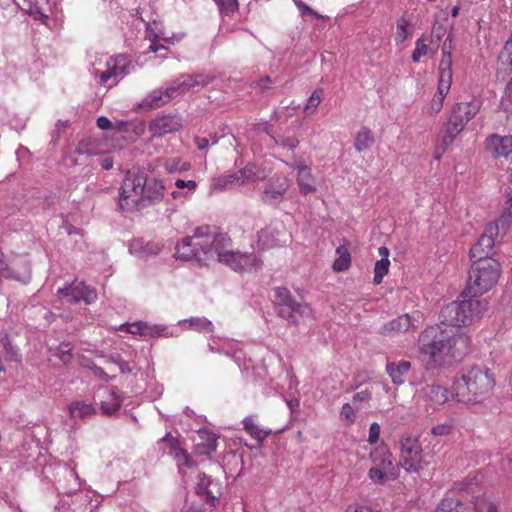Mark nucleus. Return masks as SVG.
I'll return each mask as SVG.
<instances>
[{"label": "nucleus", "mask_w": 512, "mask_h": 512, "mask_svg": "<svg viewBox=\"0 0 512 512\" xmlns=\"http://www.w3.org/2000/svg\"><path fill=\"white\" fill-rule=\"evenodd\" d=\"M176 257L198 262L217 259L237 272L257 271L261 267V260L255 253L232 250L231 240L227 234L217 233L208 225L197 227L192 236L178 242Z\"/></svg>", "instance_id": "obj_1"}, {"label": "nucleus", "mask_w": 512, "mask_h": 512, "mask_svg": "<svg viewBox=\"0 0 512 512\" xmlns=\"http://www.w3.org/2000/svg\"><path fill=\"white\" fill-rule=\"evenodd\" d=\"M469 344L470 339L465 333L444 324L427 327L418 340L420 354L434 367L461 357L468 351Z\"/></svg>", "instance_id": "obj_2"}, {"label": "nucleus", "mask_w": 512, "mask_h": 512, "mask_svg": "<svg viewBox=\"0 0 512 512\" xmlns=\"http://www.w3.org/2000/svg\"><path fill=\"white\" fill-rule=\"evenodd\" d=\"M165 185L161 180H147L143 173L128 172L119 192V207L123 211H133L159 203L163 200Z\"/></svg>", "instance_id": "obj_3"}, {"label": "nucleus", "mask_w": 512, "mask_h": 512, "mask_svg": "<svg viewBox=\"0 0 512 512\" xmlns=\"http://www.w3.org/2000/svg\"><path fill=\"white\" fill-rule=\"evenodd\" d=\"M495 387V379L486 367L475 366L462 370L453 381L454 397L460 403L474 405L488 399Z\"/></svg>", "instance_id": "obj_4"}, {"label": "nucleus", "mask_w": 512, "mask_h": 512, "mask_svg": "<svg viewBox=\"0 0 512 512\" xmlns=\"http://www.w3.org/2000/svg\"><path fill=\"white\" fill-rule=\"evenodd\" d=\"M488 311V301L478 296L469 299L453 301L440 311L441 323L449 327L470 326L478 322Z\"/></svg>", "instance_id": "obj_5"}, {"label": "nucleus", "mask_w": 512, "mask_h": 512, "mask_svg": "<svg viewBox=\"0 0 512 512\" xmlns=\"http://www.w3.org/2000/svg\"><path fill=\"white\" fill-rule=\"evenodd\" d=\"M136 67L137 65L124 54L114 57L100 55L91 64L89 71L97 84L110 88L125 76L135 72Z\"/></svg>", "instance_id": "obj_6"}, {"label": "nucleus", "mask_w": 512, "mask_h": 512, "mask_svg": "<svg viewBox=\"0 0 512 512\" xmlns=\"http://www.w3.org/2000/svg\"><path fill=\"white\" fill-rule=\"evenodd\" d=\"M501 275V264L495 258L472 261L468 273L467 287L462 296H479L490 291Z\"/></svg>", "instance_id": "obj_7"}, {"label": "nucleus", "mask_w": 512, "mask_h": 512, "mask_svg": "<svg viewBox=\"0 0 512 512\" xmlns=\"http://www.w3.org/2000/svg\"><path fill=\"white\" fill-rule=\"evenodd\" d=\"M274 306L277 315L289 324L297 325L300 321L313 316L311 306L305 302H299L285 287H277L274 292Z\"/></svg>", "instance_id": "obj_8"}, {"label": "nucleus", "mask_w": 512, "mask_h": 512, "mask_svg": "<svg viewBox=\"0 0 512 512\" xmlns=\"http://www.w3.org/2000/svg\"><path fill=\"white\" fill-rule=\"evenodd\" d=\"M447 42L448 38L444 41L442 46V59L439 63L437 91L434 94L428 107V113L431 115H436L441 111L443 108L444 99L449 93L452 84L453 70L452 55L450 51L451 45H448Z\"/></svg>", "instance_id": "obj_9"}, {"label": "nucleus", "mask_w": 512, "mask_h": 512, "mask_svg": "<svg viewBox=\"0 0 512 512\" xmlns=\"http://www.w3.org/2000/svg\"><path fill=\"white\" fill-rule=\"evenodd\" d=\"M401 466L409 473H416L428 465L422 460V446L417 437L403 434L398 441Z\"/></svg>", "instance_id": "obj_10"}, {"label": "nucleus", "mask_w": 512, "mask_h": 512, "mask_svg": "<svg viewBox=\"0 0 512 512\" xmlns=\"http://www.w3.org/2000/svg\"><path fill=\"white\" fill-rule=\"evenodd\" d=\"M500 225L504 226V220L502 218L487 226L485 232L480 236L477 243H475L470 249V257L472 261L493 258L492 253L495 245L493 235L497 234Z\"/></svg>", "instance_id": "obj_11"}, {"label": "nucleus", "mask_w": 512, "mask_h": 512, "mask_svg": "<svg viewBox=\"0 0 512 512\" xmlns=\"http://www.w3.org/2000/svg\"><path fill=\"white\" fill-rule=\"evenodd\" d=\"M57 294L67 298L70 303L83 301L87 305L94 303L98 297L94 288L77 280L63 288H58Z\"/></svg>", "instance_id": "obj_12"}, {"label": "nucleus", "mask_w": 512, "mask_h": 512, "mask_svg": "<svg viewBox=\"0 0 512 512\" xmlns=\"http://www.w3.org/2000/svg\"><path fill=\"white\" fill-rule=\"evenodd\" d=\"M288 188V178L284 175H275L265 184L261 200L267 205L276 206L282 202Z\"/></svg>", "instance_id": "obj_13"}, {"label": "nucleus", "mask_w": 512, "mask_h": 512, "mask_svg": "<svg viewBox=\"0 0 512 512\" xmlns=\"http://www.w3.org/2000/svg\"><path fill=\"white\" fill-rule=\"evenodd\" d=\"M96 397L102 413L108 416L116 414L123 402V398L118 391L110 387H100Z\"/></svg>", "instance_id": "obj_14"}, {"label": "nucleus", "mask_w": 512, "mask_h": 512, "mask_svg": "<svg viewBox=\"0 0 512 512\" xmlns=\"http://www.w3.org/2000/svg\"><path fill=\"white\" fill-rule=\"evenodd\" d=\"M481 109V101L472 99L467 102H459L454 104L451 109L450 118L466 127L467 123L475 117Z\"/></svg>", "instance_id": "obj_15"}, {"label": "nucleus", "mask_w": 512, "mask_h": 512, "mask_svg": "<svg viewBox=\"0 0 512 512\" xmlns=\"http://www.w3.org/2000/svg\"><path fill=\"white\" fill-rule=\"evenodd\" d=\"M181 126V120L178 116L162 115L151 120L149 123V132L153 137L159 138L178 131Z\"/></svg>", "instance_id": "obj_16"}, {"label": "nucleus", "mask_w": 512, "mask_h": 512, "mask_svg": "<svg viewBox=\"0 0 512 512\" xmlns=\"http://www.w3.org/2000/svg\"><path fill=\"white\" fill-rule=\"evenodd\" d=\"M290 167L296 171V182L302 195H307L317 190V181L309 166L303 163H294Z\"/></svg>", "instance_id": "obj_17"}, {"label": "nucleus", "mask_w": 512, "mask_h": 512, "mask_svg": "<svg viewBox=\"0 0 512 512\" xmlns=\"http://www.w3.org/2000/svg\"><path fill=\"white\" fill-rule=\"evenodd\" d=\"M270 173L271 170L269 168L253 162L247 163L243 168L235 172L239 185L255 181H263Z\"/></svg>", "instance_id": "obj_18"}, {"label": "nucleus", "mask_w": 512, "mask_h": 512, "mask_svg": "<svg viewBox=\"0 0 512 512\" xmlns=\"http://www.w3.org/2000/svg\"><path fill=\"white\" fill-rule=\"evenodd\" d=\"M451 396H454V393L439 384H428L420 390V397L431 406L443 405Z\"/></svg>", "instance_id": "obj_19"}, {"label": "nucleus", "mask_w": 512, "mask_h": 512, "mask_svg": "<svg viewBox=\"0 0 512 512\" xmlns=\"http://www.w3.org/2000/svg\"><path fill=\"white\" fill-rule=\"evenodd\" d=\"M196 492L198 495L205 497L207 501H210L211 505H214V501L221 495V487L220 484L210 476L205 473H199L196 483Z\"/></svg>", "instance_id": "obj_20"}, {"label": "nucleus", "mask_w": 512, "mask_h": 512, "mask_svg": "<svg viewBox=\"0 0 512 512\" xmlns=\"http://www.w3.org/2000/svg\"><path fill=\"white\" fill-rule=\"evenodd\" d=\"M146 34L145 38L148 39L151 44L149 45L148 51L153 53H158L161 50L166 51L167 47L162 44H157L156 41L159 39H163L168 43H174L173 38L166 37L164 35L162 26L156 21L153 22H145Z\"/></svg>", "instance_id": "obj_21"}, {"label": "nucleus", "mask_w": 512, "mask_h": 512, "mask_svg": "<svg viewBox=\"0 0 512 512\" xmlns=\"http://www.w3.org/2000/svg\"><path fill=\"white\" fill-rule=\"evenodd\" d=\"M487 146L494 157H507L512 154V136L490 135Z\"/></svg>", "instance_id": "obj_22"}, {"label": "nucleus", "mask_w": 512, "mask_h": 512, "mask_svg": "<svg viewBox=\"0 0 512 512\" xmlns=\"http://www.w3.org/2000/svg\"><path fill=\"white\" fill-rule=\"evenodd\" d=\"M370 460L373 463L374 467H379L382 469H390V470H398L396 465L394 464V458L389 448L381 444L370 452Z\"/></svg>", "instance_id": "obj_23"}, {"label": "nucleus", "mask_w": 512, "mask_h": 512, "mask_svg": "<svg viewBox=\"0 0 512 512\" xmlns=\"http://www.w3.org/2000/svg\"><path fill=\"white\" fill-rule=\"evenodd\" d=\"M161 246L155 242H145L142 239H133L129 243V252L137 258L146 259L157 255Z\"/></svg>", "instance_id": "obj_24"}, {"label": "nucleus", "mask_w": 512, "mask_h": 512, "mask_svg": "<svg viewBox=\"0 0 512 512\" xmlns=\"http://www.w3.org/2000/svg\"><path fill=\"white\" fill-rule=\"evenodd\" d=\"M413 326L409 314H403L380 327L379 333L384 336H393L398 333L406 332Z\"/></svg>", "instance_id": "obj_25"}, {"label": "nucleus", "mask_w": 512, "mask_h": 512, "mask_svg": "<svg viewBox=\"0 0 512 512\" xmlns=\"http://www.w3.org/2000/svg\"><path fill=\"white\" fill-rule=\"evenodd\" d=\"M411 369V362L400 360L398 362H387L386 373L394 385L400 386L405 383V377Z\"/></svg>", "instance_id": "obj_26"}, {"label": "nucleus", "mask_w": 512, "mask_h": 512, "mask_svg": "<svg viewBox=\"0 0 512 512\" xmlns=\"http://www.w3.org/2000/svg\"><path fill=\"white\" fill-rule=\"evenodd\" d=\"M156 167L163 168L168 174H182L191 169V164L180 157L157 158Z\"/></svg>", "instance_id": "obj_27"}, {"label": "nucleus", "mask_w": 512, "mask_h": 512, "mask_svg": "<svg viewBox=\"0 0 512 512\" xmlns=\"http://www.w3.org/2000/svg\"><path fill=\"white\" fill-rule=\"evenodd\" d=\"M180 77L182 79V87H184L185 91L198 90L209 85L215 79L213 75L205 73L182 74Z\"/></svg>", "instance_id": "obj_28"}, {"label": "nucleus", "mask_w": 512, "mask_h": 512, "mask_svg": "<svg viewBox=\"0 0 512 512\" xmlns=\"http://www.w3.org/2000/svg\"><path fill=\"white\" fill-rule=\"evenodd\" d=\"M69 415L74 420H84L96 414V409L92 403L77 400L68 405Z\"/></svg>", "instance_id": "obj_29"}, {"label": "nucleus", "mask_w": 512, "mask_h": 512, "mask_svg": "<svg viewBox=\"0 0 512 512\" xmlns=\"http://www.w3.org/2000/svg\"><path fill=\"white\" fill-rule=\"evenodd\" d=\"M170 99L167 95L165 87H161L150 92L140 103V108L144 110H151L158 108Z\"/></svg>", "instance_id": "obj_30"}, {"label": "nucleus", "mask_w": 512, "mask_h": 512, "mask_svg": "<svg viewBox=\"0 0 512 512\" xmlns=\"http://www.w3.org/2000/svg\"><path fill=\"white\" fill-rule=\"evenodd\" d=\"M198 436L202 442L196 443L195 448L198 454L210 455L216 451L217 436L216 434L203 429L198 431Z\"/></svg>", "instance_id": "obj_31"}, {"label": "nucleus", "mask_w": 512, "mask_h": 512, "mask_svg": "<svg viewBox=\"0 0 512 512\" xmlns=\"http://www.w3.org/2000/svg\"><path fill=\"white\" fill-rule=\"evenodd\" d=\"M174 185L175 189L171 191V196L175 200H181L190 197L198 186L196 181L184 179H177Z\"/></svg>", "instance_id": "obj_32"}, {"label": "nucleus", "mask_w": 512, "mask_h": 512, "mask_svg": "<svg viewBox=\"0 0 512 512\" xmlns=\"http://www.w3.org/2000/svg\"><path fill=\"white\" fill-rule=\"evenodd\" d=\"M142 337H173L175 336L174 329L163 324H152L149 322L143 323Z\"/></svg>", "instance_id": "obj_33"}, {"label": "nucleus", "mask_w": 512, "mask_h": 512, "mask_svg": "<svg viewBox=\"0 0 512 512\" xmlns=\"http://www.w3.org/2000/svg\"><path fill=\"white\" fill-rule=\"evenodd\" d=\"M185 328L195 330L200 333H212L214 331L213 323L205 317H192L179 322Z\"/></svg>", "instance_id": "obj_34"}, {"label": "nucleus", "mask_w": 512, "mask_h": 512, "mask_svg": "<svg viewBox=\"0 0 512 512\" xmlns=\"http://www.w3.org/2000/svg\"><path fill=\"white\" fill-rule=\"evenodd\" d=\"M278 231L274 227H265L258 232V245L263 249H268L278 244Z\"/></svg>", "instance_id": "obj_35"}, {"label": "nucleus", "mask_w": 512, "mask_h": 512, "mask_svg": "<svg viewBox=\"0 0 512 512\" xmlns=\"http://www.w3.org/2000/svg\"><path fill=\"white\" fill-rule=\"evenodd\" d=\"M464 128L465 127L449 117L441 142L444 150L454 142L456 137L464 130Z\"/></svg>", "instance_id": "obj_36"}, {"label": "nucleus", "mask_w": 512, "mask_h": 512, "mask_svg": "<svg viewBox=\"0 0 512 512\" xmlns=\"http://www.w3.org/2000/svg\"><path fill=\"white\" fill-rule=\"evenodd\" d=\"M374 141L372 131L368 127L363 126L356 134L354 147L356 151L362 152L370 148Z\"/></svg>", "instance_id": "obj_37"}, {"label": "nucleus", "mask_w": 512, "mask_h": 512, "mask_svg": "<svg viewBox=\"0 0 512 512\" xmlns=\"http://www.w3.org/2000/svg\"><path fill=\"white\" fill-rule=\"evenodd\" d=\"M398 476V470L382 469L372 466L368 471L369 479L377 484H384L390 479H395Z\"/></svg>", "instance_id": "obj_38"}, {"label": "nucleus", "mask_w": 512, "mask_h": 512, "mask_svg": "<svg viewBox=\"0 0 512 512\" xmlns=\"http://www.w3.org/2000/svg\"><path fill=\"white\" fill-rule=\"evenodd\" d=\"M237 179L238 178L236 177L235 173L213 178L211 186H210V190H211V192H215V191H223V190L232 189L233 187L239 185V182Z\"/></svg>", "instance_id": "obj_39"}, {"label": "nucleus", "mask_w": 512, "mask_h": 512, "mask_svg": "<svg viewBox=\"0 0 512 512\" xmlns=\"http://www.w3.org/2000/svg\"><path fill=\"white\" fill-rule=\"evenodd\" d=\"M411 34L412 29L410 21L405 16H401L397 20L395 42L397 44H401L405 40H407L411 36Z\"/></svg>", "instance_id": "obj_40"}, {"label": "nucleus", "mask_w": 512, "mask_h": 512, "mask_svg": "<svg viewBox=\"0 0 512 512\" xmlns=\"http://www.w3.org/2000/svg\"><path fill=\"white\" fill-rule=\"evenodd\" d=\"M435 512H472L466 505L456 499H444Z\"/></svg>", "instance_id": "obj_41"}, {"label": "nucleus", "mask_w": 512, "mask_h": 512, "mask_svg": "<svg viewBox=\"0 0 512 512\" xmlns=\"http://www.w3.org/2000/svg\"><path fill=\"white\" fill-rule=\"evenodd\" d=\"M338 258L334 261L332 267L334 271L342 272L349 268L351 264V256L345 247H338L336 249Z\"/></svg>", "instance_id": "obj_42"}, {"label": "nucleus", "mask_w": 512, "mask_h": 512, "mask_svg": "<svg viewBox=\"0 0 512 512\" xmlns=\"http://www.w3.org/2000/svg\"><path fill=\"white\" fill-rule=\"evenodd\" d=\"M243 425L246 432L252 436L253 438L257 440H262L266 437L268 434L267 432L263 431L255 422V419L253 416H247L243 419Z\"/></svg>", "instance_id": "obj_43"}, {"label": "nucleus", "mask_w": 512, "mask_h": 512, "mask_svg": "<svg viewBox=\"0 0 512 512\" xmlns=\"http://www.w3.org/2000/svg\"><path fill=\"white\" fill-rule=\"evenodd\" d=\"M426 36L422 35L415 42V49L412 52V61L418 63L421 57L426 56L429 51V46L426 44Z\"/></svg>", "instance_id": "obj_44"}, {"label": "nucleus", "mask_w": 512, "mask_h": 512, "mask_svg": "<svg viewBox=\"0 0 512 512\" xmlns=\"http://www.w3.org/2000/svg\"><path fill=\"white\" fill-rule=\"evenodd\" d=\"M0 345L6 353V357L10 361H19L17 349L11 344L7 333L0 336Z\"/></svg>", "instance_id": "obj_45"}, {"label": "nucleus", "mask_w": 512, "mask_h": 512, "mask_svg": "<svg viewBox=\"0 0 512 512\" xmlns=\"http://www.w3.org/2000/svg\"><path fill=\"white\" fill-rule=\"evenodd\" d=\"M390 261L378 260L374 266L373 283L378 285L383 281L384 276L388 273Z\"/></svg>", "instance_id": "obj_46"}, {"label": "nucleus", "mask_w": 512, "mask_h": 512, "mask_svg": "<svg viewBox=\"0 0 512 512\" xmlns=\"http://www.w3.org/2000/svg\"><path fill=\"white\" fill-rule=\"evenodd\" d=\"M165 89L170 100L186 92L184 87H182V79L180 76L167 83Z\"/></svg>", "instance_id": "obj_47"}, {"label": "nucleus", "mask_w": 512, "mask_h": 512, "mask_svg": "<svg viewBox=\"0 0 512 512\" xmlns=\"http://www.w3.org/2000/svg\"><path fill=\"white\" fill-rule=\"evenodd\" d=\"M161 441H168L170 443L171 447V454L174 456V458L178 461V465H181L182 458L187 454L185 450H183L181 447L178 446L176 441L172 438L170 433H167Z\"/></svg>", "instance_id": "obj_48"}, {"label": "nucleus", "mask_w": 512, "mask_h": 512, "mask_svg": "<svg viewBox=\"0 0 512 512\" xmlns=\"http://www.w3.org/2000/svg\"><path fill=\"white\" fill-rule=\"evenodd\" d=\"M474 509L475 512H498L496 505L485 497L476 498Z\"/></svg>", "instance_id": "obj_49"}, {"label": "nucleus", "mask_w": 512, "mask_h": 512, "mask_svg": "<svg viewBox=\"0 0 512 512\" xmlns=\"http://www.w3.org/2000/svg\"><path fill=\"white\" fill-rule=\"evenodd\" d=\"M372 398V393L365 389L355 393L352 397V404L356 409H361L364 405L368 404Z\"/></svg>", "instance_id": "obj_50"}, {"label": "nucleus", "mask_w": 512, "mask_h": 512, "mask_svg": "<svg viewBox=\"0 0 512 512\" xmlns=\"http://www.w3.org/2000/svg\"><path fill=\"white\" fill-rule=\"evenodd\" d=\"M500 107L507 113H512V77L500 101Z\"/></svg>", "instance_id": "obj_51"}, {"label": "nucleus", "mask_w": 512, "mask_h": 512, "mask_svg": "<svg viewBox=\"0 0 512 512\" xmlns=\"http://www.w3.org/2000/svg\"><path fill=\"white\" fill-rule=\"evenodd\" d=\"M221 14H230L238 10V0H214Z\"/></svg>", "instance_id": "obj_52"}, {"label": "nucleus", "mask_w": 512, "mask_h": 512, "mask_svg": "<svg viewBox=\"0 0 512 512\" xmlns=\"http://www.w3.org/2000/svg\"><path fill=\"white\" fill-rule=\"evenodd\" d=\"M71 351V344L63 342L58 346L55 356L58 357L63 363L67 364L72 360Z\"/></svg>", "instance_id": "obj_53"}, {"label": "nucleus", "mask_w": 512, "mask_h": 512, "mask_svg": "<svg viewBox=\"0 0 512 512\" xmlns=\"http://www.w3.org/2000/svg\"><path fill=\"white\" fill-rule=\"evenodd\" d=\"M223 338L220 337H212L208 343V349L212 353H223L225 355H230L231 351L226 349V346H223Z\"/></svg>", "instance_id": "obj_54"}, {"label": "nucleus", "mask_w": 512, "mask_h": 512, "mask_svg": "<svg viewBox=\"0 0 512 512\" xmlns=\"http://www.w3.org/2000/svg\"><path fill=\"white\" fill-rule=\"evenodd\" d=\"M75 153L77 155L91 156V155L96 154L97 151H96L95 145L92 141L84 140V141L79 142V144L77 145V147L75 149Z\"/></svg>", "instance_id": "obj_55"}, {"label": "nucleus", "mask_w": 512, "mask_h": 512, "mask_svg": "<svg viewBox=\"0 0 512 512\" xmlns=\"http://www.w3.org/2000/svg\"><path fill=\"white\" fill-rule=\"evenodd\" d=\"M355 407L350 403L343 404L340 412V419L346 421L348 424H353L356 420Z\"/></svg>", "instance_id": "obj_56"}, {"label": "nucleus", "mask_w": 512, "mask_h": 512, "mask_svg": "<svg viewBox=\"0 0 512 512\" xmlns=\"http://www.w3.org/2000/svg\"><path fill=\"white\" fill-rule=\"evenodd\" d=\"M323 94V90L321 88L315 89L311 96L309 97L306 105H305V111H309L310 109H315L319 106L321 103V97Z\"/></svg>", "instance_id": "obj_57"}, {"label": "nucleus", "mask_w": 512, "mask_h": 512, "mask_svg": "<svg viewBox=\"0 0 512 512\" xmlns=\"http://www.w3.org/2000/svg\"><path fill=\"white\" fill-rule=\"evenodd\" d=\"M223 346H226V349L231 351V354L229 356L232 357L236 362L240 360V356L238 354L241 353V349L240 344L238 342L224 339Z\"/></svg>", "instance_id": "obj_58"}, {"label": "nucleus", "mask_w": 512, "mask_h": 512, "mask_svg": "<svg viewBox=\"0 0 512 512\" xmlns=\"http://www.w3.org/2000/svg\"><path fill=\"white\" fill-rule=\"evenodd\" d=\"M122 124V122L113 123L105 116H100L97 118V126L101 130H116Z\"/></svg>", "instance_id": "obj_59"}, {"label": "nucleus", "mask_w": 512, "mask_h": 512, "mask_svg": "<svg viewBox=\"0 0 512 512\" xmlns=\"http://www.w3.org/2000/svg\"><path fill=\"white\" fill-rule=\"evenodd\" d=\"M380 431V425L377 422H373L369 427L367 442L371 445L376 444L379 441Z\"/></svg>", "instance_id": "obj_60"}, {"label": "nucleus", "mask_w": 512, "mask_h": 512, "mask_svg": "<svg viewBox=\"0 0 512 512\" xmlns=\"http://www.w3.org/2000/svg\"><path fill=\"white\" fill-rule=\"evenodd\" d=\"M144 321H138L134 323H126L120 326V329L126 328V331L132 335L142 336V326Z\"/></svg>", "instance_id": "obj_61"}, {"label": "nucleus", "mask_w": 512, "mask_h": 512, "mask_svg": "<svg viewBox=\"0 0 512 512\" xmlns=\"http://www.w3.org/2000/svg\"><path fill=\"white\" fill-rule=\"evenodd\" d=\"M452 431V424L451 423H442V424H438L436 426H434L432 428V434L434 435H437V436H443V435H448L450 434Z\"/></svg>", "instance_id": "obj_62"}, {"label": "nucleus", "mask_w": 512, "mask_h": 512, "mask_svg": "<svg viewBox=\"0 0 512 512\" xmlns=\"http://www.w3.org/2000/svg\"><path fill=\"white\" fill-rule=\"evenodd\" d=\"M500 57L502 59H505L509 64H512V31L509 39L505 43L504 49Z\"/></svg>", "instance_id": "obj_63"}, {"label": "nucleus", "mask_w": 512, "mask_h": 512, "mask_svg": "<svg viewBox=\"0 0 512 512\" xmlns=\"http://www.w3.org/2000/svg\"><path fill=\"white\" fill-rule=\"evenodd\" d=\"M297 8L302 15L308 14L316 19L322 18V15H320L319 13L314 11L311 7H309L308 5H306L303 2H299Z\"/></svg>", "instance_id": "obj_64"}]
</instances>
